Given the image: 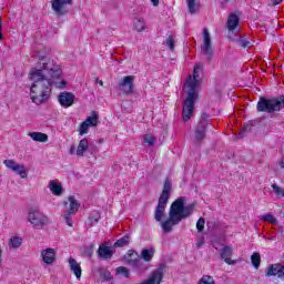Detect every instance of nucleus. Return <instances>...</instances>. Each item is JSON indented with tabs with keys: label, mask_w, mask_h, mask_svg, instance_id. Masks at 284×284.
<instances>
[{
	"label": "nucleus",
	"mask_w": 284,
	"mask_h": 284,
	"mask_svg": "<svg viewBox=\"0 0 284 284\" xmlns=\"http://www.w3.org/2000/svg\"><path fill=\"white\" fill-rule=\"evenodd\" d=\"M38 68L29 72V79L32 81L30 87V99L36 105L48 103L52 97V88L63 90L68 82L61 81V65L49 57L41 58Z\"/></svg>",
	"instance_id": "obj_1"
},
{
	"label": "nucleus",
	"mask_w": 284,
	"mask_h": 284,
	"mask_svg": "<svg viewBox=\"0 0 284 284\" xmlns=\"http://www.w3.org/2000/svg\"><path fill=\"white\" fill-rule=\"evenodd\" d=\"M185 196L178 197L170 207L169 219L162 222L163 232L170 233L172 232L174 225H179L181 221L189 219L192 216V212H194L196 204L190 203L185 205Z\"/></svg>",
	"instance_id": "obj_2"
},
{
	"label": "nucleus",
	"mask_w": 284,
	"mask_h": 284,
	"mask_svg": "<svg viewBox=\"0 0 284 284\" xmlns=\"http://www.w3.org/2000/svg\"><path fill=\"white\" fill-rule=\"evenodd\" d=\"M199 83H201V80L192 79V75H189V80L186 81V88H189V92L182 104V121L184 123H187V121L192 119V114H194V103L199 101V94H196V88H199Z\"/></svg>",
	"instance_id": "obj_3"
},
{
	"label": "nucleus",
	"mask_w": 284,
	"mask_h": 284,
	"mask_svg": "<svg viewBox=\"0 0 284 284\" xmlns=\"http://www.w3.org/2000/svg\"><path fill=\"white\" fill-rule=\"evenodd\" d=\"M257 112H265L266 114H274L284 110V95L264 98L261 97L256 104Z\"/></svg>",
	"instance_id": "obj_4"
},
{
	"label": "nucleus",
	"mask_w": 284,
	"mask_h": 284,
	"mask_svg": "<svg viewBox=\"0 0 284 284\" xmlns=\"http://www.w3.org/2000/svg\"><path fill=\"white\" fill-rule=\"evenodd\" d=\"M207 125H210V114L202 113L200 121L194 125V139L196 145H201L207 136Z\"/></svg>",
	"instance_id": "obj_5"
},
{
	"label": "nucleus",
	"mask_w": 284,
	"mask_h": 284,
	"mask_svg": "<svg viewBox=\"0 0 284 284\" xmlns=\"http://www.w3.org/2000/svg\"><path fill=\"white\" fill-rule=\"evenodd\" d=\"M28 221L36 230H43L50 223V219L37 207L29 210Z\"/></svg>",
	"instance_id": "obj_6"
},
{
	"label": "nucleus",
	"mask_w": 284,
	"mask_h": 284,
	"mask_svg": "<svg viewBox=\"0 0 284 284\" xmlns=\"http://www.w3.org/2000/svg\"><path fill=\"white\" fill-rule=\"evenodd\" d=\"M73 0H51V8L58 17H65L70 13V6H72Z\"/></svg>",
	"instance_id": "obj_7"
},
{
	"label": "nucleus",
	"mask_w": 284,
	"mask_h": 284,
	"mask_svg": "<svg viewBox=\"0 0 284 284\" xmlns=\"http://www.w3.org/2000/svg\"><path fill=\"white\" fill-rule=\"evenodd\" d=\"M99 125V113L92 111L91 115L88 116L81 124L79 129L80 136H83L90 132V128H97Z\"/></svg>",
	"instance_id": "obj_8"
},
{
	"label": "nucleus",
	"mask_w": 284,
	"mask_h": 284,
	"mask_svg": "<svg viewBox=\"0 0 284 284\" xmlns=\"http://www.w3.org/2000/svg\"><path fill=\"white\" fill-rule=\"evenodd\" d=\"M118 88L123 97H131V94H134V75L123 77Z\"/></svg>",
	"instance_id": "obj_9"
},
{
	"label": "nucleus",
	"mask_w": 284,
	"mask_h": 284,
	"mask_svg": "<svg viewBox=\"0 0 284 284\" xmlns=\"http://www.w3.org/2000/svg\"><path fill=\"white\" fill-rule=\"evenodd\" d=\"M79 207H81V204L77 201L74 195L69 196V209L64 214V221L69 227H72V216L79 212Z\"/></svg>",
	"instance_id": "obj_10"
},
{
	"label": "nucleus",
	"mask_w": 284,
	"mask_h": 284,
	"mask_svg": "<svg viewBox=\"0 0 284 284\" xmlns=\"http://www.w3.org/2000/svg\"><path fill=\"white\" fill-rule=\"evenodd\" d=\"M123 261L126 263V265L133 267L134 270H141L143 265V261H141V255H139V253L134 250H129L123 256Z\"/></svg>",
	"instance_id": "obj_11"
},
{
	"label": "nucleus",
	"mask_w": 284,
	"mask_h": 284,
	"mask_svg": "<svg viewBox=\"0 0 284 284\" xmlns=\"http://www.w3.org/2000/svg\"><path fill=\"white\" fill-rule=\"evenodd\" d=\"M3 164L8 170H11L21 179H28V169H26V164H19L14 160H4Z\"/></svg>",
	"instance_id": "obj_12"
},
{
	"label": "nucleus",
	"mask_w": 284,
	"mask_h": 284,
	"mask_svg": "<svg viewBox=\"0 0 284 284\" xmlns=\"http://www.w3.org/2000/svg\"><path fill=\"white\" fill-rule=\"evenodd\" d=\"M203 39L204 42L201 45V50L203 54L206 57L207 61H212V57L214 55V51L212 50V38L210 37V31L207 29L203 30Z\"/></svg>",
	"instance_id": "obj_13"
},
{
	"label": "nucleus",
	"mask_w": 284,
	"mask_h": 284,
	"mask_svg": "<svg viewBox=\"0 0 284 284\" xmlns=\"http://www.w3.org/2000/svg\"><path fill=\"white\" fill-rule=\"evenodd\" d=\"M165 275V264H160L156 271H154L151 276L142 282L141 284H161L163 276Z\"/></svg>",
	"instance_id": "obj_14"
},
{
	"label": "nucleus",
	"mask_w": 284,
	"mask_h": 284,
	"mask_svg": "<svg viewBox=\"0 0 284 284\" xmlns=\"http://www.w3.org/2000/svg\"><path fill=\"white\" fill-rule=\"evenodd\" d=\"M58 101L62 108H72L74 105V95L72 92L63 91L59 93Z\"/></svg>",
	"instance_id": "obj_15"
},
{
	"label": "nucleus",
	"mask_w": 284,
	"mask_h": 284,
	"mask_svg": "<svg viewBox=\"0 0 284 284\" xmlns=\"http://www.w3.org/2000/svg\"><path fill=\"white\" fill-rule=\"evenodd\" d=\"M239 23H241V12H231L226 21V28L229 32H234V30L239 28Z\"/></svg>",
	"instance_id": "obj_16"
},
{
	"label": "nucleus",
	"mask_w": 284,
	"mask_h": 284,
	"mask_svg": "<svg viewBox=\"0 0 284 284\" xmlns=\"http://www.w3.org/2000/svg\"><path fill=\"white\" fill-rule=\"evenodd\" d=\"M266 276H277V278H284V265L281 263L271 264L266 270Z\"/></svg>",
	"instance_id": "obj_17"
},
{
	"label": "nucleus",
	"mask_w": 284,
	"mask_h": 284,
	"mask_svg": "<svg viewBox=\"0 0 284 284\" xmlns=\"http://www.w3.org/2000/svg\"><path fill=\"white\" fill-rule=\"evenodd\" d=\"M232 254H234V248H232V246H224L220 251V258H222L226 265H234L236 262L232 260Z\"/></svg>",
	"instance_id": "obj_18"
},
{
	"label": "nucleus",
	"mask_w": 284,
	"mask_h": 284,
	"mask_svg": "<svg viewBox=\"0 0 284 284\" xmlns=\"http://www.w3.org/2000/svg\"><path fill=\"white\" fill-rule=\"evenodd\" d=\"M42 261L45 263V265H52L57 261V253L54 252V248L49 247L41 252Z\"/></svg>",
	"instance_id": "obj_19"
},
{
	"label": "nucleus",
	"mask_w": 284,
	"mask_h": 284,
	"mask_svg": "<svg viewBox=\"0 0 284 284\" xmlns=\"http://www.w3.org/2000/svg\"><path fill=\"white\" fill-rule=\"evenodd\" d=\"M98 256L104 261H110V258L114 256V251H112V248L105 244H100L98 248Z\"/></svg>",
	"instance_id": "obj_20"
},
{
	"label": "nucleus",
	"mask_w": 284,
	"mask_h": 284,
	"mask_svg": "<svg viewBox=\"0 0 284 284\" xmlns=\"http://www.w3.org/2000/svg\"><path fill=\"white\" fill-rule=\"evenodd\" d=\"M165 207H168V202L163 200H159V203L154 213L155 221L158 222L163 221V215L165 214Z\"/></svg>",
	"instance_id": "obj_21"
},
{
	"label": "nucleus",
	"mask_w": 284,
	"mask_h": 284,
	"mask_svg": "<svg viewBox=\"0 0 284 284\" xmlns=\"http://www.w3.org/2000/svg\"><path fill=\"white\" fill-rule=\"evenodd\" d=\"M69 267L75 278H81L83 271L81 270V263L77 262L73 257L69 258Z\"/></svg>",
	"instance_id": "obj_22"
},
{
	"label": "nucleus",
	"mask_w": 284,
	"mask_h": 284,
	"mask_svg": "<svg viewBox=\"0 0 284 284\" xmlns=\"http://www.w3.org/2000/svg\"><path fill=\"white\" fill-rule=\"evenodd\" d=\"M89 148H90V141L88 140V138L80 140L75 151L77 156H85V152H88Z\"/></svg>",
	"instance_id": "obj_23"
},
{
	"label": "nucleus",
	"mask_w": 284,
	"mask_h": 284,
	"mask_svg": "<svg viewBox=\"0 0 284 284\" xmlns=\"http://www.w3.org/2000/svg\"><path fill=\"white\" fill-rule=\"evenodd\" d=\"M171 191H172V182H170V180L166 179L164 181L163 190L159 197V201H164V202L170 201V192Z\"/></svg>",
	"instance_id": "obj_24"
},
{
	"label": "nucleus",
	"mask_w": 284,
	"mask_h": 284,
	"mask_svg": "<svg viewBox=\"0 0 284 284\" xmlns=\"http://www.w3.org/2000/svg\"><path fill=\"white\" fill-rule=\"evenodd\" d=\"M49 190L54 196H61L63 194V186L57 181H50Z\"/></svg>",
	"instance_id": "obj_25"
},
{
	"label": "nucleus",
	"mask_w": 284,
	"mask_h": 284,
	"mask_svg": "<svg viewBox=\"0 0 284 284\" xmlns=\"http://www.w3.org/2000/svg\"><path fill=\"white\" fill-rule=\"evenodd\" d=\"M29 136L38 143H48V134L43 132H30Z\"/></svg>",
	"instance_id": "obj_26"
},
{
	"label": "nucleus",
	"mask_w": 284,
	"mask_h": 284,
	"mask_svg": "<svg viewBox=\"0 0 284 284\" xmlns=\"http://www.w3.org/2000/svg\"><path fill=\"white\" fill-rule=\"evenodd\" d=\"M186 4H187L190 14H196L199 12V9L201 8L200 0H186Z\"/></svg>",
	"instance_id": "obj_27"
},
{
	"label": "nucleus",
	"mask_w": 284,
	"mask_h": 284,
	"mask_svg": "<svg viewBox=\"0 0 284 284\" xmlns=\"http://www.w3.org/2000/svg\"><path fill=\"white\" fill-rule=\"evenodd\" d=\"M22 244H23V239H21L19 236H12L9 240V247L11 250H18V247H21Z\"/></svg>",
	"instance_id": "obj_28"
},
{
	"label": "nucleus",
	"mask_w": 284,
	"mask_h": 284,
	"mask_svg": "<svg viewBox=\"0 0 284 284\" xmlns=\"http://www.w3.org/2000/svg\"><path fill=\"white\" fill-rule=\"evenodd\" d=\"M141 258H143V261H145L146 263H150V261H152V258H154V248L142 250Z\"/></svg>",
	"instance_id": "obj_29"
},
{
	"label": "nucleus",
	"mask_w": 284,
	"mask_h": 284,
	"mask_svg": "<svg viewBox=\"0 0 284 284\" xmlns=\"http://www.w3.org/2000/svg\"><path fill=\"white\" fill-rule=\"evenodd\" d=\"M99 221H101V213L98 211H93L92 214L89 216V223L91 227H94V225H99Z\"/></svg>",
	"instance_id": "obj_30"
},
{
	"label": "nucleus",
	"mask_w": 284,
	"mask_h": 284,
	"mask_svg": "<svg viewBox=\"0 0 284 284\" xmlns=\"http://www.w3.org/2000/svg\"><path fill=\"white\" fill-rule=\"evenodd\" d=\"M113 245L114 247H125L126 245H130V236L124 235L123 237L119 239Z\"/></svg>",
	"instance_id": "obj_31"
},
{
	"label": "nucleus",
	"mask_w": 284,
	"mask_h": 284,
	"mask_svg": "<svg viewBox=\"0 0 284 284\" xmlns=\"http://www.w3.org/2000/svg\"><path fill=\"white\" fill-rule=\"evenodd\" d=\"M251 263L255 267V270H258V267H261V253H253L251 256Z\"/></svg>",
	"instance_id": "obj_32"
},
{
	"label": "nucleus",
	"mask_w": 284,
	"mask_h": 284,
	"mask_svg": "<svg viewBox=\"0 0 284 284\" xmlns=\"http://www.w3.org/2000/svg\"><path fill=\"white\" fill-rule=\"evenodd\" d=\"M261 219H262V221H265V223H271V225H276V223H278V221L272 213L262 215Z\"/></svg>",
	"instance_id": "obj_33"
},
{
	"label": "nucleus",
	"mask_w": 284,
	"mask_h": 284,
	"mask_svg": "<svg viewBox=\"0 0 284 284\" xmlns=\"http://www.w3.org/2000/svg\"><path fill=\"white\" fill-rule=\"evenodd\" d=\"M271 187L278 199H284V189L283 187L278 186L277 184H272Z\"/></svg>",
	"instance_id": "obj_34"
},
{
	"label": "nucleus",
	"mask_w": 284,
	"mask_h": 284,
	"mask_svg": "<svg viewBox=\"0 0 284 284\" xmlns=\"http://www.w3.org/2000/svg\"><path fill=\"white\" fill-rule=\"evenodd\" d=\"M237 43L241 48H252V42L247 39H245V37H240L237 39Z\"/></svg>",
	"instance_id": "obj_35"
},
{
	"label": "nucleus",
	"mask_w": 284,
	"mask_h": 284,
	"mask_svg": "<svg viewBox=\"0 0 284 284\" xmlns=\"http://www.w3.org/2000/svg\"><path fill=\"white\" fill-rule=\"evenodd\" d=\"M201 70H203V67L201 64H196L193 69V79L195 81H201Z\"/></svg>",
	"instance_id": "obj_36"
},
{
	"label": "nucleus",
	"mask_w": 284,
	"mask_h": 284,
	"mask_svg": "<svg viewBox=\"0 0 284 284\" xmlns=\"http://www.w3.org/2000/svg\"><path fill=\"white\" fill-rule=\"evenodd\" d=\"M116 274H122L124 276V278H130V270H128V267L125 266H119L115 270Z\"/></svg>",
	"instance_id": "obj_37"
},
{
	"label": "nucleus",
	"mask_w": 284,
	"mask_h": 284,
	"mask_svg": "<svg viewBox=\"0 0 284 284\" xmlns=\"http://www.w3.org/2000/svg\"><path fill=\"white\" fill-rule=\"evenodd\" d=\"M199 284H216V282L214 281L213 276L210 275H203L200 278V283Z\"/></svg>",
	"instance_id": "obj_38"
},
{
	"label": "nucleus",
	"mask_w": 284,
	"mask_h": 284,
	"mask_svg": "<svg viewBox=\"0 0 284 284\" xmlns=\"http://www.w3.org/2000/svg\"><path fill=\"white\" fill-rule=\"evenodd\" d=\"M134 30L136 32H143V30H145V22H143L141 19H138L134 23Z\"/></svg>",
	"instance_id": "obj_39"
},
{
	"label": "nucleus",
	"mask_w": 284,
	"mask_h": 284,
	"mask_svg": "<svg viewBox=\"0 0 284 284\" xmlns=\"http://www.w3.org/2000/svg\"><path fill=\"white\" fill-rule=\"evenodd\" d=\"M196 230L197 232H203V230H205V219L204 217H200L196 222Z\"/></svg>",
	"instance_id": "obj_40"
},
{
	"label": "nucleus",
	"mask_w": 284,
	"mask_h": 284,
	"mask_svg": "<svg viewBox=\"0 0 284 284\" xmlns=\"http://www.w3.org/2000/svg\"><path fill=\"white\" fill-rule=\"evenodd\" d=\"M101 278H103V281L112 283V273H110V271L105 270L101 273Z\"/></svg>",
	"instance_id": "obj_41"
},
{
	"label": "nucleus",
	"mask_w": 284,
	"mask_h": 284,
	"mask_svg": "<svg viewBox=\"0 0 284 284\" xmlns=\"http://www.w3.org/2000/svg\"><path fill=\"white\" fill-rule=\"evenodd\" d=\"M166 45L171 50V52H174V37L173 36L168 37Z\"/></svg>",
	"instance_id": "obj_42"
},
{
	"label": "nucleus",
	"mask_w": 284,
	"mask_h": 284,
	"mask_svg": "<svg viewBox=\"0 0 284 284\" xmlns=\"http://www.w3.org/2000/svg\"><path fill=\"white\" fill-rule=\"evenodd\" d=\"M144 143H146V145H150V148H152V145H154V136L152 135H145L143 138Z\"/></svg>",
	"instance_id": "obj_43"
},
{
	"label": "nucleus",
	"mask_w": 284,
	"mask_h": 284,
	"mask_svg": "<svg viewBox=\"0 0 284 284\" xmlns=\"http://www.w3.org/2000/svg\"><path fill=\"white\" fill-rule=\"evenodd\" d=\"M3 40V18L0 16V41Z\"/></svg>",
	"instance_id": "obj_44"
},
{
	"label": "nucleus",
	"mask_w": 284,
	"mask_h": 284,
	"mask_svg": "<svg viewBox=\"0 0 284 284\" xmlns=\"http://www.w3.org/2000/svg\"><path fill=\"white\" fill-rule=\"evenodd\" d=\"M283 3V0H271V8H276V6H281Z\"/></svg>",
	"instance_id": "obj_45"
},
{
	"label": "nucleus",
	"mask_w": 284,
	"mask_h": 284,
	"mask_svg": "<svg viewBox=\"0 0 284 284\" xmlns=\"http://www.w3.org/2000/svg\"><path fill=\"white\" fill-rule=\"evenodd\" d=\"M159 1L160 0H151L152 6H154V8L159 7Z\"/></svg>",
	"instance_id": "obj_46"
},
{
	"label": "nucleus",
	"mask_w": 284,
	"mask_h": 284,
	"mask_svg": "<svg viewBox=\"0 0 284 284\" xmlns=\"http://www.w3.org/2000/svg\"><path fill=\"white\" fill-rule=\"evenodd\" d=\"M278 166L281 168V170H284V161L283 160L278 161Z\"/></svg>",
	"instance_id": "obj_47"
},
{
	"label": "nucleus",
	"mask_w": 284,
	"mask_h": 284,
	"mask_svg": "<svg viewBox=\"0 0 284 284\" xmlns=\"http://www.w3.org/2000/svg\"><path fill=\"white\" fill-rule=\"evenodd\" d=\"M243 134H245V130L240 131L239 138H240V139H243Z\"/></svg>",
	"instance_id": "obj_48"
},
{
	"label": "nucleus",
	"mask_w": 284,
	"mask_h": 284,
	"mask_svg": "<svg viewBox=\"0 0 284 284\" xmlns=\"http://www.w3.org/2000/svg\"><path fill=\"white\" fill-rule=\"evenodd\" d=\"M97 82L99 83V85H103V80L99 81V79H97Z\"/></svg>",
	"instance_id": "obj_49"
},
{
	"label": "nucleus",
	"mask_w": 284,
	"mask_h": 284,
	"mask_svg": "<svg viewBox=\"0 0 284 284\" xmlns=\"http://www.w3.org/2000/svg\"><path fill=\"white\" fill-rule=\"evenodd\" d=\"M73 151H74V146L71 148L70 153L72 154Z\"/></svg>",
	"instance_id": "obj_50"
},
{
	"label": "nucleus",
	"mask_w": 284,
	"mask_h": 284,
	"mask_svg": "<svg viewBox=\"0 0 284 284\" xmlns=\"http://www.w3.org/2000/svg\"><path fill=\"white\" fill-rule=\"evenodd\" d=\"M225 2L227 3V2H230V0H225Z\"/></svg>",
	"instance_id": "obj_51"
}]
</instances>
